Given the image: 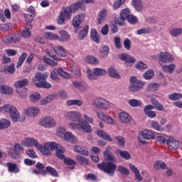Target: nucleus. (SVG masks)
Here are the masks:
<instances>
[{
  "label": "nucleus",
  "mask_w": 182,
  "mask_h": 182,
  "mask_svg": "<svg viewBox=\"0 0 182 182\" xmlns=\"http://www.w3.org/2000/svg\"><path fill=\"white\" fill-rule=\"evenodd\" d=\"M83 117L85 121L81 118L78 123L71 122L69 124V126L74 130H84L86 133H91L93 130L92 129V126H90V124H92L94 119L93 118L88 117L87 114H84ZM89 123L90 124H89Z\"/></svg>",
  "instance_id": "nucleus-1"
},
{
  "label": "nucleus",
  "mask_w": 182,
  "mask_h": 182,
  "mask_svg": "<svg viewBox=\"0 0 182 182\" xmlns=\"http://www.w3.org/2000/svg\"><path fill=\"white\" fill-rule=\"evenodd\" d=\"M0 110L4 113H9L10 118L14 123L18 122H25V117L19 114L18 109L14 105H6L5 106L0 107Z\"/></svg>",
  "instance_id": "nucleus-2"
},
{
  "label": "nucleus",
  "mask_w": 182,
  "mask_h": 182,
  "mask_svg": "<svg viewBox=\"0 0 182 182\" xmlns=\"http://www.w3.org/2000/svg\"><path fill=\"white\" fill-rule=\"evenodd\" d=\"M97 167L102 171H104V173H106V174H108V176L113 177V176H114V173H116L117 165L113 162L104 161L98 164L97 165Z\"/></svg>",
  "instance_id": "nucleus-3"
},
{
  "label": "nucleus",
  "mask_w": 182,
  "mask_h": 182,
  "mask_svg": "<svg viewBox=\"0 0 182 182\" xmlns=\"http://www.w3.org/2000/svg\"><path fill=\"white\" fill-rule=\"evenodd\" d=\"M130 86L129 87V92L133 93L136 92H140L146 86V83L143 81L137 80L136 77H130Z\"/></svg>",
  "instance_id": "nucleus-4"
},
{
  "label": "nucleus",
  "mask_w": 182,
  "mask_h": 182,
  "mask_svg": "<svg viewBox=\"0 0 182 182\" xmlns=\"http://www.w3.org/2000/svg\"><path fill=\"white\" fill-rule=\"evenodd\" d=\"M38 150L44 154L45 156H50L51 151L56 150V143L55 142H47L43 145L39 144V147L37 148Z\"/></svg>",
  "instance_id": "nucleus-5"
},
{
  "label": "nucleus",
  "mask_w": 182,
  "mask_h": 182,
  "mask_svg": "<svg viewBox=\"0 0 182 182\" xmlns=\"http://www.w3.org/2000/svg\"><path fill=\"white\" fill-rule=\"evenodd\" d=\"M156 137L153 131L150 129H145L139 133L138 140L142 144H146V140H151Z\"/></svg>",
  "instance_id": "nucleus-6"
},
{
  "label": "nucleus",
  "mask_w": 182,
  "mask_h": 182,
  "mask_svg": "<svg viewBox=\"0 0 182 182\" xmlns=\"http://www.w3.org/2000/svg\"><path fill=\"white\" fill-rule=\"evenodd\" d=\"M159 59V65L160 63H171L174 61V56L167 52H160L157 55L152 56V59Z\"/></svg>",
  "instance_id": "nucleus-7"
},
{
  "label": "nucleus",
  "mask_w": 182,
  "mask_h": 182,
  "mask_svg": "<svg viewBox=\"0 0 182 182\" xmlns=\"http://www.w3.org/2000/svg\"><path fill=\"white\" fill-rule=\"evenodd\" d=\"M39 126L44 127V129H52L56 126V120L50 116H47L41 118L38 122Z\"/></svg>",
  "instance_id": "nucleus-8"
},
{
  "label": "nucleus",
  "mask_w": 182,
  "mask_h": 182,
  "mask_svg": "<svg viewBox=\"0 0 182 182\" xmlns=\"http://www.w3.org/2000/svg\"><path fill=\"white\" fill-rule=\"evenodd\" d=\"M58 133L60 137H63L68 141H70L71 143H76L77 141L76 136L73 135L70 132H66V129L63 127H60L58 129Z\"/></svg>",
  "instance_id": "nucleus-9"
},
{
  "label": "nucleus",
  "mask_w": 182,
  "mask_h": 182,
  "mask_svg": "<svg viewBox=\"0 0 182 182\" xmlns=\"http://www.w3.org/2000/svg\"><path fill=\"white\" fill-rule=\"evenodd\" d=\"M92 105L95 107L102 109L103 110H108V109H110V102L102 97H97L94 99Z\"/></svg>",
  "instance_id": "nucleus-10"
},
{
  "label": "nucleus",
  "mask_w": 182,
  "mask_h": 182,
  "mask_svg": "<svg viewBox=\"0 0 182 182\" xmlns=\"http://www.w3.org/2000/svg\"><path fill=\"white\" fill-rule=\"evenodd\" d=\"M58 73L65 79H70V74L63 70L62 68H60L58 70L55 69L51 72L50 77L52 80H54L55 82H59V77L58 75Z\"/></svg>",
  "instance_id": "nucleus-11"
},
{
  "label": "nucleus",
  "mask_w": 182,
  "mask_h": 182,
  "mask_svg": "<svg viewBox=\"0 0 182 182\" xmlns=\"http://www.w3.org/2000/svg\"><path fill=\"white\" fill-rule=\"evenodd\" d=\"M65 118L69 122H80L82 114L77 111H68L65 113Z\"/></svg>",
  "instance_id": "nucleus-12"
},
{
  "label": "nucleus",
  "mask_w": 182,
  "mask_h": 182,
  "mask_svg": "<svg viewBox=\"0 0 182 182\" xmlns=\"http://www.w3.org/2000/svg\"><path fill=\"white\" fill-rule=\"evenodd\" d=\"M119 59L125 62V65H127V66H133V65H134V62H136V58L127 53H122L119 55Z\"/></svg>",
  "instance_id": "nucleus-13"
},
{
  "label": "nucleus",
  "mask_w": 182,
  "mask_h": 182,
  "mask_svg": "<svg viewBox=\"0 0 182 182\" xmlns=\"http://www.w3.org/2000/svg\"><path fill=\"white\" fill-rule=\"evenodd\" d=\"M166 144L171 150H178L180 148V143L176 140L174 137L170 136L166 139Z\"/></svg>",
  "instance_id": "nucleus-14"
},
{
  "label": "nucleus",
  "mask_w": 182,
  "mask_h": 182,
  "mask_svg": "<svg viewBox=\"0 0 182 182\" xmlns=\"http://www.w3.org/2000/svg\"><path fill=\"white\" fill-rule=\"evenodd\" d=\"M21 41V36L19 34H11L6 36L3 38L4 43H15Z\"/></svg>",
  "instance_id": "nucleus-15"
},
{
  "label": "nucleus",
  "mask_w": 182,
  "mask_h": 182,
  "mask_svg": "<svg viewBox=\"0 0 182 182\" xmlns=\"http://www.w3.org/2000/svg\"><path fill=\"white\" fill-rule=\"evenodd\" d=\"M23 146L26 147H36L37 149L39 148V143L38 142V139H35L33 138H26L23 141Z\"/></svg>",
  "instance_id": "nucleus-16"
},
{
  "label": "nucleus",
  "mask_w": 182,
  "mask_h": 182,
  "mask_svg": "<svg viewBox=\"0 0 182 182\" xmlns=\"http://www.w3.org/2000/svg\"><path fill=\"white\" fill-rule=\"evenodd\" d=\"M153 109H154V107L151 105H148L144 107V112L149 119H154L155 117H157V114H156V112L152 111Z\"/></svg>",
  "instance_id": "nucleus-17"
},
{
  "label": "nucleus",
  "mask_w": 182,
  "mask_h": 182,
  "mask_svg": "<svg viewBox=\"0 0 182 182\" xmlns=\"http://www.w3.org/2000/svg\"><path fill=\"white\" fill-rule=\"evenodd\" d=\"M44 62L50 66H56L58 65V56L50 53L48 57H44Z\"/></svg>",
  "instance_id": "nucleus-18"
},
{
  "label": "nucleus",
  "mask_w": 182,
  "mask_h": 182,
  "mask_svg": "<svg viewBox=\"0 0 182 182\" xmlns=\"http://www.w3.org/2000/svg\"><path fill=\"white\" fill-rule=\"evenodd\" d=\"M57 97L58 95H56L55 93L50 94L40 101V105H41V106H46L48 103H52V102H53V100H55Z\"/></svg>",
  "instance_id": "nucleus-19"
},
{
  "label": "nucleus",
  "mask_w": 182,
  "mask_h": 182,
  "mask_svg": "<svg viewBox=\"0 0 182 182\" xmlns=\"http://www.w3.org/2000/svg\"><path fill=\"white\" fill-rule=\"evenodd\" d=\"M85 16H86L85 14L75 16L73 19V26H74V28H79V26H80V23L85 21Z\"/></svg>",
  "instance_id": "nucleus-20"
},
{
  "label": "nucleus",
  "mask_w": 182,
  "mask_h": 182,
  "mask_svg": "<svg viewBox=\"0 0 182 182\" xmlns=\"http://www.w3.org/2000/svg\"><path fill=\"white\" fill-rule=\"evenodd\" d=\"M68 8L70 9V11L73 12V14H75V12H76L78 9H82V11H85L86 6H85L84 4L82 3V1H79Z\"/></svg>",
  "instance_id": "nucleus-21"
},
{
  "label": "nucleus",
  "mask_w": 182,
  "mask_h": 182,
  "mask_svg": "<svg viewBox=\"0 0 182 182\" xmlns=\"http://www.w3.org/2000/svg\"><path fill=\"white\" fill-rule=\"evenodd\" d=\"M55 150V156L60 160H63L65 159V151H66L65 148L62 147L59 144H56Z\"/></svg>",
  "instance_id": "nucleus-22"
},
{
  "label": "nucleus",
  "mask_w": 182,
  "mask_h": 182,
  "mask_svg": "<svg viewBox=\"0 0 182 182\" xmlns=\"http://www.w3.org/2000/svg\"><path fill=\"white\" fill-rule=\"evenodd\" d=\"M106 18H107V10L104 9L101 10L97 15V23L99 25H102L106 21Z\"/></svg>",
  "instance_id": "nucleus-23"
},
{
  "label": "nucleus",
  "mask_w": 182,
  "mask_h": 182,
  "mask_svg": "<svg viewBox=\"0 0 182 182\" xmlns=\"http://www.w3.org/2000/svg\"><path fill=\"white\" fill-rule=\"evenodd\" d=\"M25 113L27 116L33 117L39 114V108L38 107H30L26 109Z\"/></svg>",
  "instance_id": "nucleus-24"
},
{
  "label": "nucleus",
  "mask_w": 182,
  "mask_h": 182,
  "mask_svg": "<svg viewBox=\"0 0 182 182\" xmlns=\"http://www.w3.org/2000/svg\"><path fill=\"white\" fill-rule=\"evenodd\" d=\"M104 159L105 160V163H114L115 164L116 161H117V159H116V156H114V154L112 152H105V154H104Z\"/></svg>",
  "instance_id": "nucleus-25"
},
{
  "label": "nucleus",
  "mask_w": 182,
  "mask_h": 182,
  "mask_svg": "<svg viewBox=\"0 0 182 182\" xmlns=\"http://www.w3.org/2000/svg\"><path fill=\"white\" fill-rule=\"evenodd\" d=\"M161 66H162V70L164 72H166V73H169L171 75V73H174V69H176V65L171 64V65H163L161 63H160Z\"/></svg>",
  "instance_id": "nucleus-26"
},
{
  "label": "nucleus",
  "mask_w": 182,
  "mask_h": 182,
  "mask_svg": "<svg viewBox=\"0 0 182 182\" xmlns=\"http://www.w3.org/2000/svg\"><path fill=\"white\" fill-rule=\"evenodd\" d=\"M46 79H48V74L46 73H38L33 77V82H42V80H46Z\"/></svg>",
  "instance_id": "nucleus-27"
},
{
  "label": "nucleus",
  "mask_w": 182,
  "mask_h": 182,
  "mask_svg": "<svg viewBox=\"0 0 182 182\" xmlns=\"http://www.w3.org/2000/svg\"><path fill=\"white\" fill-rule=\"evenodd\" d=\"M58 33L60 36L59 38L60 42H68V41H70V35H69V33L66 32L65 31H59Z\"/></svg>",
  "instance_id": "nucleus-28"
},
{
  "label": "nucleus",
  "mask_w": 182,
  "mask_h": 182,
  "mask_svg": "<svg viewBox=\"0 0 182 182\" xmlns=\"http://www.w3.org/2000/svg\"><path fill=\"white\" fill-rule=\"evenodd\" d=\"M74 151L80 154H82L83 156H87L89 154L87 149H86L85 146H80L79 145H75L74 146Z\"/></svg>",
  "instance_id": "nucleus-29"
},
{
  "label": "nucleus",
  "mask_w": 182,
  "mask_h": 182,
  "mask_svg": "<svg viewBox=\"0 0 182 182\" xmlns=\"http://www.w3.org/2000/svg\"><path fill=\"white\" fill-rule=\"evenodd\" d=\"M151 102L154 108H155L156 110H159V112H164V106L161 105V103L159 102L157 100L151 98Z\"/></svg>",
  "instance_id": "nucleus-30"
},
{
  "label": "nucleus",
  "mask_w": 182,
  "mask_h": 182,
  "mask_svg": "<svg viewBox=\"0 0 182 182\" xmlns=\"http://www.w3.org/2000/svg\"><path fill=\"white\" fill-rule=\"evenodd\" d=\"M53 50L56 55L61 56V58H65L66 56V50L62 46H55L53 47Z\"/></svg>",
  "instance_id": "nucleus-31"
},
{
  "label": "nucleus",
  "mask_w": 182,
  "mask_h": 182,
  "mask_svg": "<svg viewBox=\"0 0 182 182\" xmlns=\"http://www.w3.org/2000/svg\"><path fill=\"white\" fill-rule=\"evenodd\" d=\"M0 93H4V95H12V93H14V90H12V87L6 85H0Z\"/></svg>",
  "instance_id": "nucleus-32"
},
{
  "label": "nucleus",
  "mask_w": 182,
  "mask_h": 182,
  "mask_svg": "<svg viewBox=\"0 0 182 182\" xmlns=\"http://www.w3.org/2000/svg\"><path fill=\"white\" fill-rule=\"evenodd\" d=\"M119 117L123 123H130L132 122V117L126 112H121L119 114Z\"/></svg>",
  "instance_id": "nucleus-33"
},
{
  "label": "nucleus",
  "mask_w": 182,
  "mask_h": 182,
  "mask_svg": "<svg viewBox=\"0 0 182 182\" xmlns=\"http://www.w3.org/2000/svg\"><path fill=\"white\" fill-rule=\"evenodd\" d=\"M129 168L132 170V171H133V173H134L136 180H138L139 181H141V180H143L141 175H140V171H139V169L137 168V167H136V166L130 164Z\"/></svg>",
  "instance_id": "nucleus-34"
},
{
  "label": "nucleus",
  "mask_w": 182,
  "mask_h": 182,
  "mask_svg": "<svg viewBox=\"0 0 182 182\" xmlns=\"http://www.w3.org/2000/svg\"><path fill=\"white\" fill-rule=\"evenodd\" d=\"M11 127V121L7 119H0V130H5Z\"/></svg>",
  "instance_id": "nucleus-35"
},
{
  "label": "nucleus",
  "mask_w": 182,
  "mask_h": 182,
  "mask_svg": "<svg viewBox=\"0 0 182 182\" xmlns=\"http://www.w3.org/2000/svg\"><path fill=\"white\" fill-rule=\"evenodd\" d=\"M6 166L9 168V173H19V168L18 167V165L14 163L8 162L6 164Z\"/></svg>",
  "instance_id": "nucleus-36"
},
{
  "label": "nucleus",
  "mask_w": 182,
  "mask_h": 182,
  "mask_svg": "<svg viewBox=\"0 0 182 182\" xmlns=\"http://www.w3.org/2000/svg\"><path fill=\"white\" fill-rule=\"evenodd\" d=\"M29 85V80L28 79L25 78L22 80H18L14 83L15 87L17 89H21V87H25V86H28Z\"/></svg>",
  "instance_id": "nucleus-37"
},
{
  "label": "nucleus",
  "mask_w": 182,
  "mask_h": 182,
  "mask_svg": "<svg viewBox=\"0 0 182 182\" xmlns=\"http://www.w3.org/2000/svg\"><path fill=\"white\" fill-rule=\"evenodd\" d=\"M97 134L99 136V137H101V139H103V140H107V141H113V139L109 134H107L106 132L98 130L97 131Z\"/></svg>",
  "instance_id": "nucleus-38"
},
{
  "label": "nucleus",
  "mask_w": 182,
  "mask_h": 182,
  "mask_svg": "<svg viewBox=\"0 0 182 182\" xmlns=\"http://www.w3.org/2000/svg\"><path fill=\"white\" fill-rule=\"evenodd\" d=\"M67 106H82L83 101L80 100H68L66 101Z\"/></svg>",
  "instance_id": "nucleus-39"
},
{
  "label": "nucleus",
  "mask_w": 182,
  "mask_h": 182,
  "mask_svg": "<svg viewBox=\"0 0 182 182\" xmlns=\"http://www.w3.org/2000/svg\"><path fill=\"white\" fill-rule=\"evenodd\" d=\"M154 168L155 170H159L160 168L166 170L167 169V165L162 161H156L154 164Z\"/></svg>",
  "instance_id": "nucleus-40"
},
{
  "label": "nucleus",
  "mask_w": 182,
  "mask_h": 182,
  "mask_svg": "<svg viewBox=\"0 0 182 182\" xmlns=\"http://www.w3.org/2000/svg\"><path fill=\"white\" fill-rule=\"evenodd\" d=\"M87 77L89 79V80H97V75H96V73L95 72V69L90 70L88 69L87 70Z\"/></svg>",
  "instance_id": "nucleus-41"
},
{
  "label": "nucleus",
  "mask_w": 182,
  "mask_h": 182,
  "mask_svg": "<svg viewBox=\"0 0 182 182\" xmlns=\"http://www.w3.org/2000/svg\"><path fill=\"white\" fill-rule=\"evenodd\" d=\"M91 39L96 43H100V37L99 36V33L96 29L91 30Z\"/></svg>",
  "instance_id": "nucleus-42"
},
{
  "label": "nucleus",
  "mask_w": 182,
  "mask_h": 182,
  "mask_svg": "<svg viewBox=\"0 0 182 182\" xmlns=\"http://www.w3.org/2000/svg\"><path fill=\"white\" fill-rule=\"evenodd\" d=\"M132 5L139 12L141 11L143 9V3H141V0H132Z\"/></svg>",
  "instance_id": "nucleus-43"
},
{
  "label": "nucleus",
  "mask_w": 182,
  "mask_h": 182,
  "mask_svg": "<svg viewBox=\"0 0 182 182\" xmlns=\"http://www.w3.org/2000/svg\"><path fill=\"white\" fill-rule=\"evenodd\" d=\"M86 62L90 63V65H99V59L94 57L93 55H88L86 57Z\"/></svg>",
  "instance_id": "nucleus-44"
},
{
  "label": "nucleus",
  "mask_w": 182,
  "mask_h": 182,
  "mask_svg": "<svg viewBox=\"0 0 182 182\" xmlns=\"http://www.w3.org/2000/svg\"><path fill=\"white\" fill-rule=\"evenodd\" d=\"M89 31V26H85L83 28V30L80 31L78 33V38L80 41H82V39H85L86 38V35H87V32Z\"/></svg>",
  "instance_id": "nucleus-45"
},
{
  "label": "nucleus",
  "mask_w": 182,
  "mask_h": 182,
  "mask_svg": "<svg viewBox=\"0 0 182 182\" xmlns=\"http://www.w3.org/2000/svg\"><path fill=\"white\" fill-rule=\"evenodd\" d=\"M117 152L122 157V159H124V160H130L132 159V156L127 151H122L120 149L117 150Z\"/></svg>",
  "instance_id": "nucleus-46"
},
{
  "label": "nucleus",
  "mask_w": 182,
  "mask_h": 182,
  "mask_svg": "<svg viewBox=\"0 0 182 182\" xmlns=\"http://www.w3.org/2000/svg\"><path fill=\"white\" fill-rule=\"evenodd\" d=\"M108 73L111 77H114V79H120V74L114 68H109Z\"/></svg>",
  "instance_id": "nucleus-47"
},
{
  "label": "nucleus",
  "mask_w": 182,
  "mask_h": 182,
  "mask_svg": "<svg viewBox=\"0 0 182 182\" xmlns=\"http://www.w3.org/2000/svg\"><path fill=\"white\" fill-rule=\"evenodd\" d=\"M36 86L37 87H43L44 89H50L52 87V85L46 81L36 82Z\"/></svg>",
  "instance_id": "nucleus-48"
},
{
  "label": "nucleus",
  "mask_w": 182,
  "mask_h": 182,
  "mask_svg": "<svg viewBox=\"0 0 182 182\" xmlns=\"http://www.w3.org/2000/svg\"><path fill=\"white\" fill-rule=\"evenodd\" d=\"M76 159L80 164H83L84 166H89V160L86 157L81 155H77Z\"/></svg>",
  "instance_id": "nucleus-49"
},
{
  "label": "nucleus",
  "mask_w": 182,
  "mask_h": 182,
  "mask_svg": "<svg viewBox=\"0 0 182 182\" xmlns=\"http://www.w3.org/2000/svg\"><path fill=\"white\" fill-rule=\"evenodd\" d=\"M44 36L45 38H46V39H49L50 41H55L56 39H59V36H58V34L51 32H46L44 33Z\"/></svg>",
  "instance_id": "nucleus-50"
},
{
  "label": "nucleus",
  "mask_w": 182,
  "mask_h": 182,
  "mask_svg": "<svg viewBox=\"0 0 182 182\" xmlns=\"http://www.w3.org/2000/svg\"><path fill=\"white\" fill-rule=\"evenodd\" d=\"M128 103L132 107H140V106H141V101L136 99L129 100Z\"/></svg>",
  "instance_id": "nucleus-51"
},
{
  "label": "nucleus",
  "mask_w": 182,
  "mask_h": 182,
  "mask_svg": "<svg viewBox=\"0 0 182 182\" xmlns=\"http://www.w3.org/2000/svg\"><path fill=\"white\" fill-rule=\"evenodd\" d=\"M94 72H95L97 78L100 77V76H105L106 75V70L100 68H94Z\"/></svg>",
  "instance_id": "nucleus-52"
},
{
  "label": "nucleus",
  "mask_w": 182,
  "mask_h": 182,
  "mask_svg": "<svg viewBox=\"0 0 182 182\" xmlns=\"http://www.w3.org/2000/svg\"><path fill=\"white\" fill-rule=\"evenodd\" d=\"M170 35L171 36H173L174 38H177V36H180V35L182 33V28H173L169 32Z\"/></svg>",
  "instance_id": "nucleus-53"
},
{
  "label": "nucleus",
  "mask_w": 182,
  "mask_h": 182,
  "mask_svg": "<svg viewBox=\"0 0 182 182\" xmlns=\"http://www.w3.org/2000/svg\"><path fill=\"white\" fill-rule=\"evenodd\" d=\"M117 171H119V173H120V174H123L124 176H129L130 174V171H129V169L122 165H119L118 166Z\"/></svg>",
  "instance_id": "nucleus-54"
},
{
  "label": "nucleus",
  "mask_w": 182,
  "mask_h": 182,
  "mask_svg": "<svg viewBox=\"0 0 182 182\" xmlns=\"http://www.w3.org/2000/svg\"><path fill=\"white\" fill-rule=\"evenodd\" d=\"M30 100L33 102V103H37V102L41 100V94L38 92L32 94L30 95Z\"/></svg>",
  "instance_id": "nucleus-55"
},
{
  "label": "nucleus",
  "mask_w": 182,
  "mask_h": 182,
  "mask_svg": "<svg viewBox=\"0 0 182 182\" xmlns=\"http://www.w3.org/2000/svg\"><path fill=\"white\" fill-rule=\"evenodd\" d=\"M26 56H28V54L26 53H23L19 57V59H18V61L17 65H16L17 69H18V68L22 66V63H23V62H25V59H26Z\"/></svg>",
  "instance_id": "nucleus-56"
},
{
  "label": "nucleus",
  "mask_w": 182,
  "mask_h": 182,
  "mask_svg": "<svg viewBox=\"0 0 182 182\" xmlns=\"http://www.w3.org/2000/svg\"><path fill=\"white\" fill-rule=\"evenodd\" d=\"M159 87H160V85H159V83L152 82L148 85L147 89L149 92H156V90H157V89H159Z\"/></svg>",
  "instance_id": "nucleus-57"
},
{
  "label": "nucleus",
  "mask_w": 182,
  "mask_h": 182,
  "mask_svg": "<svg viewBox=\"0 0 182 182\" xmlns=\"http://www.w3.org/2000/svg\"><path fill=\"white\" fill-rule=\"evenodd\" d=\"M62 14H63L64 17L66 18V19H70L72 18V14L73 12L69 7H67L63 11H61Z\"/></svg>",
  "instance_id": "nucleus-58"
},
{
  "label": "nucleus",
  "mask_w": 182,
  "mask_h": 182,
  "mask_svg": "<svg viewBox=\"0 0 182 182\" xmlns=\"http://www.w3.org/2000/svg\"><path fill=\"white\" fill-rule=\"evenodd\" d=\"M154 76V70H149L144 74V77L146 80H150Z\"/></svg>",
  "instance_id": "nucleus-59"
},
{
  "label": "nucleus",
  "mask_w": 182,
  "mask_h": 182,
  "mask_svg": "<svg viewBox=\"0 0 182 182\" xmlns=\"http://www.w3.org/2000/svg\"><path fill=\"white\" fill-rule=\"evenodd\" d=\"M9 154L11 159H14L16 160V159H19V153L16 151L14 148H11L9 152Z\"/></svg>",
  "instance_id": "nucleus-60"
},
{
  "label": "nucleus",
  "mask_w": 182,
  "mask_h": 182,
  "mask_svg": "<svg viewBox=\"0 0 182 182\" xmlns=\"http://www.w3.org/2000/svg\"><path fill=\"white\" fill-rule=\"evenodd\" d=\"M46 171L53 176V177H59V174L58 173V171L55 169V168H52L51 166H48L46 168Z\"/></svg>",
  "instance_id": "nucleus-61"
},
{
  "label": "nucleus",
  "mask_w": 182,
  "mask_h": 182,
  "mask_svg": "<svg viewBox=\"0 0 182 182\" xmlns=\"http://www.w3.org/2000/svg\"><path fill=\"white\" fill-rule=\"evenodd\" d=\"M4 73H7V75L15 73V65L11 64L10 66L6 67V68L4 69Z\"/></svg>",
  "instance_id": "nucleus-62"
},
{
  "label": "nucleus",
  "mask_w": 182,
  "mask_h": 182,
  "mask_svg": "<svg viewBox=\"0 0 182 182\" xmlns=\"http://www.w3.org/2000/svg\"><path fill=\"white\" fill-rule=\"evenodd\" d=\"M151 127L154 129V130H157L158 132H163L164 128L159 124V122L156 121H152Z\"/></svg>",
  "instance_id": "nucleus-63"
},
{
  "label": "nucleus",
  "mask_w": 182,
  "mask_h": 182,
  "mask_svg": "<svg viewBox=\"0 0 182 182\" xmlns=\"http://www.w3.org/2000/svg\"><path fill=\"white\" fill-rule=\"evenodd\" d=\"M168 97L170 100H173V101L178 100V99H182V94L174 92L170 95Z\"/></svg>",
  "instance_id": "nucleus-64"
}]
</instances>
